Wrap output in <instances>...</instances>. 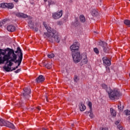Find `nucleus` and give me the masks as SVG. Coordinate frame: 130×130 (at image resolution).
<instances>
[{"mask_svg":"<svg viewBox=\"0 0 130 130\" xmlns=\"http://www.w3.org/2000/svg\"><path fill=\"white\" fill-rule=\"evenodd\" d=\"M123 106H122L121 107V102H119V104L118 105V108L119 109V110L121 111V110H123Z\"/></svg>","mask_w":130,"mask_h":130,"instance_id":"bb28decb","label":"nucleus"},{"mask_svg":"<svg viewBox=\"0 0 130 130\" xmlns=\"http://www.w3.org/2000/svg\"><path fill=\"white\" fill-rule=\"evenodd\" d=\"M34 31H35L36 32H38V28H37V27H35L34 28Z\"/></svg>","mask_w":130,"mask_h":130,"instance_id":"ea45409f","label":"nucleus"},{"mask_svg":"<svg viewBox=\"0 0 130 130\" xmlns=\"http://www.w3.org/2000/svg\"><path fill=\"white\" fill-rule=\"evenodd\" d=\"M124 24H125V25H126V26H128V27H130V20H127L126 19L125 20H124Z\"/></svg>","mask_w":130,"mask_h":130,"instance_id":"393cba45","label":"nucleus"},{"mask_svg":"<svg viewBox=\"0 0 130 130\" xmlns=\"http://www.w3.org/2000/svg\"><path fill=\"white\" fill-rule=\"evenodd\" d=\"M18 68H19V66H18V65L15 67V68L17 69H18Z\"/></svg>","mask_w":130,"mask_h":130,"instance_id":"c03bdc74","label":"nucleus"},{"mask_svg":"<svg viewBox=\"0 0 130 130\" xmlns=\"http://www.w3.org/2000/svg\"><path fill=\"white\" fill-rule=\"evenodd\" d=\"M103 61L104 64H106V66H110V64H111V62H110V60L107 58L103 57Z\"/></svg>","mask_w":130,"mask_h":130,"instance_id":"dca6fc26","label":"nucleus"},{"mask_svg":"<svg viewBox=\"0 0 130 130\" xmlns=\"http://www.w3.org/2000/svg\"><path fill=\"white\" fill-rule=\"evenodd\" d=\"M124 112L126 115H130V111L128 110H126Z\"/></svg>","mask_w":130,"mask_h":130,"instance_id":"473e14b6","label":"nucleus"},{"mask_svg":"<svg viewBox=\"0 0 130 130\" xmlns=\"http://www.w3.org/2000/svg\"><path fill=\"white\" fill-rule=\"evenodd\" d=\"M3 22H4V24H5L7 22V21H8V19H3Z\"/></svg>","mask_w":130,"mask_h":130,"instance_id":"a19ab883","label":"nucleus"},{"mask_svg":"<svg viewBox=\"0 0 130 130\" xmlns=\"http://www.w3.org/2000/svg\"><path fill=\"white\" fill-rule=\"evenodd\" d=\"M129 121L130 122V116L128 117Z\"/></svg>","mask_w":130,"mask_h":130,"instance_id":"a18cd8bd","label":"nucleus"},{"mask_svg":"<svg viewBox=\"0 0 130 130\" xmlns=\"http://www.w3.org/2000/svg\"><path fill=\"white\" fill-rule=\"evenodd\" d=\"M79 19L80 22H82V23H85V22H86V18H85V16H84V15H81L79 17Z\"/></svg>","mask_w":130,"mask_h":130,"instance_id":"5701e85b","label":"nucleus"},{"mask_svg":"<svg viewBox=\"0 0 130 130\" xmlns=\"http://www.w3.org/2000/svg\"><path fill=\"white\" fill-rule=\"evenodd\" d=\"M103 89H105L108 93L109 97L111 100H115V99H119V97L121 96V93L116 90H113L110 87H107V85L105 84L102 85Z\"/></svg>","mask_w":130,"mask_h":130,"instance_id":"7ed1b4c3","label":"nucleus"},{"mask_svg":"<svg viewBox=\"0 0 130 130\" xmlns=\"http://www.w3.org/2000/svg\"><path fill=\"white\" fill-rule=\"evenodd\" d=\"M5 24V22H4V20H2L1 22H0V27H2L3 25Z\"/></svg>","mask_w":130,"mask_h":130,"instance_id":"c9c22d12","label":"nucleus"},{"mask_svg":"<svg viewBox=\"0 0 130 130\" xmlns=\"http://www.w3.org/2000/svg\"><path fill=\"white\" fill-rule=\"evenodd\" d=\"M74 80L75 83H78V82L79 81V78L78 77V76H75Z\"/></svg>","mask_w":130,"mask_h":130,"instance_id":"7c9ffc66","label":"nucleus"},{"mask_svg":"<svg viewBox=\"0 0 130 130\" xmlns=\"http://www.w3.org/2000/svg\"><path fill=\"white\" fill-rule=\"evenodd\" d=\"M43 25L48 32L44 34V38L47 39L48 41L51 42V43H53V42L59 43L60 41V37L59 36L58 32H57L56 30L52 29L51 27H47L45 22L43 23Z\"/></svg>","mask_w":130,"mask_h":130,"instance_id":"f03ea898","label":"nucleus"},{"mask_svg":"<svg viewBox=\"0 0 130 130\" xmlns=\"http://www.w3.org/2000/svg\"><path fill=\"white\" fill-rule=\"evenodd\" d=\"M100 130H108V128L101 127L100 128Z\"/></svg>","mask_w":130,"mask_h":130,"instance_id":"4c0bfd02","label":"nucleus"},{"mask_svg":"<svg viewBox=\"0 0 130 130\" xmlns=\"http://www.w3.org/2000/svg\"><path fill=\"white\" fill-rule=\"evenodd\" d=\"M88 105L89 107V111H86L85 113L86 115L89 114V116L90 118H94V114H93V109L92 108V103L91 102H89Z\"/></svg>","mask_w":130,"mask_h":130,"instance_id":"1a4fd4ad","label":"nucleus"},{"mask_svg":"<svg viewBox=\"0 0 130 130\" xmlns=\"http://www.w3.org/2000/svg\"><path fill=\"white\" fill-rule=\"evenodd\" d=\"M72 25L75 27H78V26L80 25V22H79V21L78 20V18H75V20L72 23Z\"/></svg>","mask_w":130,"mask_h":130,"instance_id":"6ab92c4d","label":"nucleus"},{"mask_svg":"<svg viewBox=\"0 0 130 130\" xmlns=\"http://www.w3.org/2000/svg\"><path fill=\"white\" fill-rule=\"evenodd\" d=\"M106 68L107 73H110V68L108 66L106 67Z\"/></svg>","mask_w":130,"mask_h":130,"instance_id":"72a5a7b5","label":"nucleus"},{"mask_svg":"<svg viewBox=\"0 0 130 130\" xmlns=\"http://www.w3.org/2000/svg\"><path fill=\"white\" fill-rule=\"evenodd\" d=\"M119 122H120V120H118V121H116L115 122V124L116 125H117V124H118L119 123Z\"/></svg>","mask_w":130,"mask_h":130,"instance_id":"58836bf2","label":"nucleus"},{"mask_svg":"<svg viewBox=\"0 0 130 130\" xmlns=\"http://www.w3.org/2000/svg\"><path fill=\"white\" fill-rule=\"evenodd\" d=\"M99 45L103 48V51L105 53H109V48L107 46V43L104 41H100Z\"/></svg>","mask_w":130,"mask_h":130,"instance_id":"0eeeda50","label":"nucleus"},{"mask_svg":"<svg viewBox=\"0 0 130 130\" xmlns=\"http://www.w3.org/2000/svg\"><path fill=\"white\" fill-rule=\"evenodd\" d=\"M45 97H46V101L47 102H48V98L47 97V96H45Z\"/></svg>","mask_w":130,"mask_h":130,"instance_id":"79ce46f5","label":"nucleus"},{"mask_svg":"<svg viewBox=\"0 0 130 130\" xmlns=\"http://www.w3.org/2000/svg\"><path fill=\"white\" fill-rule=\"evenodd\" d=\"M47 56L48 57H49V58H53V57L54 56V54L52 53L48 54Z\"/></svg>","mask_w":130,"mask_h":130,"instance_id":"c85d7f7f","label":"nucleus"},{"mask_svg":"<svg viewBox=\"0 0 130 130\" xmlns=\"http://www.w3.org/2000/svg\"><path fill=\"white\" fill-rule=\"evenodd\" d=\"M15 3H18L19 0H13Z\"/></svg>","mask_w":130,"mask_h":130,"instance_id":"37998d69","label":"nucleus"},{"mask_svg":"<svg viewBox=\"0 0 130 130\" xmlns=\"http://www.w3.org/2000/svg\"><path fill=\"white\" fill-rule=\"evenodd\" d=\"M7 30L10 32H14L16 30V27L13 25H9L7 26Z\"/></svg>","mask_w":130,"mask_h":130,"instance_id":"f3484780","label":"nucleus"},{"mask_svg":"<svg viewBox=\"0 0 130 130\" xmlns=\"http://www.w3.org/2000/svg\"><path fill=\"white\" fill-rule=\"evenodd\" d=\"M48 3V6H49V8L50 7V6L55 4V2H54L52 0H49Z\"/></svg>","mask_w":130,"mask_h":130,"instance_id":"b1692460","label":"nucleus"},{"mask_svg":"<svg viewBox=\"0 0 130 130\" xmlns=\"http://www.w3.org/2000/svg\"><path fill=\"white\" fill-rule=\"evenodd\" d=\"M15 15L16 16V17H18L19 18H23L24 19L26 18H28V20H32V17L28 16L27 14H25L24 13L19 12L15 13Z\"/></svg>","mask_w":130,"mask_h":130,"instance_id":"9b49d317","label":"nucleus"},{"mask_svg":"<svg viewBox=\"0 0 130 130\" xmlns=\"http://www.w3.org/2000/svg\"><path fill=\"white\" fill-rule=\"evenodd\" d=\"M37 109H38L39 110H40V109H39V108H37Z\"/></svg>","mask_w":130,"mask_h":130,"instance_id":"3c124183","label":"nucleus"},{"mask_svg":"<svg viewBox=\"0 0 130 130\" xmlns=\"http://www.w3.org/2000/svg\"><path fill=\"white\" fill-rule=\"evenodd\" d=\"M71 1V2H72V0H70Z\"/></svg>","mask_w":130,"mask_h":130,"instance_id":"864d4df0","label":"nucleus"},{"mask_svg":"<svg viewBox=\"0 0 130 130\" xmlns=\"http://www.w3.org/2000/svg\"><path fill=\"white\" fill-rule=\"evenodd\" d=\"M21 72V69H18L17 70L15 71V73L16 74H18V73H20Z\"/></svg>","mask_w":130,"mask_h":130,"instance_id":"e433bc0d","label":"nucleus"},{"mask_svg":"<svg viewBox=\"0 0 130 130\" xmlns=\"http://www.w3.org/2000/svg\"><path fill=\"white\" fill-rule=\"evenodd\" d=\"M74 124H72V126H74Z\"/></svg>","mask_w":130,"mask_h":130,"instance_id":"de8ad7c7","label":"nucleus"},{"mask_svg":"<svg viewBox=\"0 0 130 130\" xmlns=\"http://www.w3.org/2000/svg\"><path fill=\"white\" fill-rule=\"evenodd\" d=\"M117 128H118V129L119 130H122L123 129V127H122V126L120 125H118L117 126Z\"/></svg>","mask_w":130,"mask_h":130,"instance_id":"f704fd0d","label":"nucleus"},{"mask_svg":"<svg viewBox=\"0 0 130 130\" xmlns=\"http://www.w3.org/2000/svg\"><path fill=\"white\" fill-rule=\"evenodd\" d=\"M11 67L12 66H9V64L7 63V67L6 66L3 67L4 70L6 71V72H13V71H16L17 70L15 67L13 69H11Z\"/></svg>","mask_w":130,"mask_h":130,"instance_id":"ddd939ff","label":"nucleus"},{"mask_svg":"<svg viewBox=\"0 0 130 130\" xmlns=\"http://www.w3.org/2000/svg\"><path fill=\"white\" fill-rule=\"evenodd\" d=\"M43 66H44V67H45V68H46L47 69H48L49 70L50 69H51V68H52L51 64H49L48 63H45V62H43Z\"/></svg>","mask_w":130,"mask_h":130,"instance_id":"4be33fe9","label":"nucleus"},{"mask_svg":"<svg viewBox=\"0 0 130 130\" xmlns=\"http://www.w3.org/2000/svg\"><path fill=\"white\" fill-rule=\"evenodd\" d=\"M82 60L81 61L82 64H86L88 62V58L86 55H83L82 57Z\"/></svg>","mask_w":130,"mask_h":130,"instance_id":"4468645a","label":"nucleus"},{"mask_svg":"<svg viewBox=\"0 0 130 130\" xmlns=\"http://www.w3.org/2000/svg\"><path fill=\"white\" fill-rule=\"evenodd\" d=\"M44 1L45 2V3H46V2H47V0H44Z\"/></svg>","mask_w":130,"mask_h":130,"instance_id":"49530a36","label":"nucleus"},{"mask_svg":"<svg viewBox=\"0 0 130 130\" xmlns=\"http://www.w3.org/2000/svg\"><path fill=\"white\" fill-rule=\"evenodd\" d=\"M80 48V43L78 42H75L74 44L70 46V49L72 53H75L79 52V49Z\"/></svg>","mask_w":130,"mask_h":130,"instance_id":"423d86ee","label":"nucleus"},{"mask_svg":"<svg viewBox=\"0 0 130 130\" xmlns=\"http://www.w3.org/2000/svg\"><path fill=\"white\" fill-rule=\"evenodd\" d=\"M0 126H7V127L15 129V125L14 124L11 123V122L5 121L3 118H0Z\"/></svg>","mask_w":130,"mask_h":130,"instance_id":"20e7f679","label":"nucleus"},{"mask_svg":"<svg viewBox=\"0 0 130 130\" xmlns=\"http://www.w3.org/2000/svg\"><path fill=\"white\" fill-rule=\"evenodd\" d=\"M93 50H94L95 53H96V54H99V50H98V48H94L93 49Z\"/></svg>","mask_w":130,"mask_h":130,"instance_id":"2f4dec72","label":"nucleus"},{"mask_svg":"<svg viewBox=\"0 0 130 130\" xmlns=\"http://www.w3.org/2000/svg\"><path fill=\"white\" fill-rule=\"evenodd\" d=\"M23 103L22 102H19V104H16V105H15V106H16V107H21L23 106V105H22Z\"/></svg>","mask_w":130,"mask_h":130,"instance_id":"c756f323","label":"nucleus"},{"mask_svg":"<svg viewBox=\"0 0 130 130\" xmlns=\"http://www.w3.org/2000/svg\"><path fill=\"white\" fill-rule=\"evenodd\" d=\"M72 55L74 61L75 62H76L77 63L81 61V60L82 59V57L83 56V55H81L79 52H77L76 53H72Z\"/></svg>","mask_w":130,"mask_h":130,"instance_id":"39448f33","label":"nucleus"},{"mask_svg":"<svg viewBox=\"0 0 130 130\" xmlns=\"http://www.w3.org/2000/svg\"><path fill=\"white\" fill-rule=\"evenodd\" d=\"M62 16V11H60L59 12H56L55 13L53 14L52 17L53 19H55V20L57 19H59Z\"/></svg>","mask_w":130,"mask_h":130,"instance_id":"f8f14e48","label":"nucleus"},{"mask_svg":"<svg viewBox=\"0 0 130 130\" xmlns=\"http://www.w3.org/2000/svg\"><path fill=\"white\" fill-rule=\"evenodd\" d=\"M45 78L43 75H40L37 78H36V81L37 83H41L45 81Z\"/></svg>","mask_w":130,"mask_h":130,"instance_id":"2eb2a0df","label":"nucleus"},{"mask_svg":"<svg viewBox=\"0 0 130 130\" xmlns=\"http://www.w3.org/2000/svg\"><path fill=\"white\" fill-rule=\"evenodd\" d=\"M29 94H31V89L29 87H26L23 89L22 95L25 99H29V98L31 97V96L29 95Z\"/></svg>","mask_w":130,"mask_h":130,"instance_id":"6e6552de","label":"nucleus"},{"mask_svg":"<svg viewBox=\"0 0 130 130\" xmlns=\"http://www.w3.org/2000/svg\"><path fill=\"white\" fill-rule=\"evenodd\" d=\"M100 2H101V0H100Z\"/></svg>","mask_w":130,"mask_h":130,"instance_id":"603ef678","label":"nucleus"},{"mask_svg":"<svg viewBox=\"0 0 130 130\" xmlns=\"http://www.w3.org/2000/svg\"><path fill=\"white\" fill-rule=\"evenodd\" d=\"M34 109V108H31V110H33Z\"/></svg>","mask_w":130,"mask_h":130,"instance_id":"8fccbe9b","label":"nucleus"},{"mask_svg":"<svg viewBox=\"0 0 130 130\" xmlns=\"http://www.w3.org/2000/svg\"><path fill=\"white\" fill-rule=\"evenodd\" d=\"M79 108L80 111H84L86 109V106H85V105L81 103L79 105Z\"/></svg>","mask_w":130,"mask_h":130,"instance_id":"412c9836","label":"nucleus"},{"mask_svg":"<svg viewBox=\"0 0 130 130\" xmlns=\"http://www.w3.org/2000/svg\"><path fill=\"white\" fill-rule=\"evenodd\" d=\"M14 54H16V53H19L18 55H21L22 54V57L23 56V52H22V50L20 48V47H18L17 48V50L15 51L14 50Z\"/></svg>","mask_w":130,"mask_h":130,"instance_id":"a211bd4d","label":"nucleus"},{"mask_svg":"<svg viewBox=\"0 0 130 130\" xmlns=\"http://www.w3.org/2000/svg\"><path fill=\"white\" fill-rule=\"evenodd\" d=\"M110 112L111 113V115H112V116H116V113H115V111H114V110L113 109H110Z\"/></svg>","mask_w":130,"mask_h":130,"instance_id":"cd10ccee","label":"nucleus"},{"mask_svg":"<svg viewBox=\"0 0 130 130\" xmlns=\"http://www.w3.org/2000/svg\"><path fill=\"white\" fill-rule=\"evenodd\" d=\"M15 54L14 52V49L7 48L5 49H0V64H4L5 62V64H8V67H12L13 64L18 63V67L21 66L22 60H23V56L22 54L18 55Z\"/></svg>","mask_w":130,"mask_h":130,"instance_id":"f257e3e1","label":"nucleus"},{"mask_svg":"<svg viewBox=\"0 0 130 130\" xmlns=\"http://www.w3.org/2000/svg\"><path fill=\"white\" fill-rule=\"evenodd\" d=\"M91 13L93 17H97L99 15L98 11H97L96 9H92Z\"/></svg>","mask_w":130,"mask_h":130,"instance_id":"aec40b11","label":"nucleus"},{"mask_svg":"<svg viewBox=\"0 0 130 130\" xmlns=\"http://www.w3.org/2000/svg\"><path fill=\"white\" fill-rule=\"evenodd\" d=\"M33 22L31 20H29L28 22V26L30 28V29H34V27H33Z\"/></svg>","mask_w":130,"mask_h":130,"instance_id":"a878e982","label":"nucleus"},{"mask_svg":"<svg viewBox=\"0 0 130 130\" xmlns=\"http://www.w3.org/2000/svg\"><path fill=\"white\" fill-rule=\"evenodd\" d=\"M0 8L2 9H13L14 8V4L13 3H2L0 4Z\"/></svg>","mask_w":130,"mask_h":130,"instance_id":"9d476101","label":"nucleus"},{"mask_svg":"<svg viewBox=\"0 0 130 130\" xmlns=\"http://www.w3.org/2000/svg\"><path fill=\"white\" fill-rule=\"evenodd\" d=\"M94 33H96V34H98V32H97L96 31H94Z\"/></svg>","mask_w":130,"mask_h":130,"instance_id":"09e8293b","label":"nucleus"}]
</instances>
